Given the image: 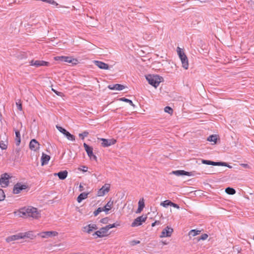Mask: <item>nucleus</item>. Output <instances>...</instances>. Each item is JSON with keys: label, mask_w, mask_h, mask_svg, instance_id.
<instances>
[{"label": "nucleus", "mask_w": 254, "mask_h": 254, "mask_svg": "<svg viewBox=\"0 0 254 254\" xmlns=\"http://www.w3.org/2000/svg\"><path fill=\"white\" fill-rule=\"evenodd\" d=\"M21 235V239H23L24 238H30L32 235V232L30 231L25 232L24 233H20Z\"/></svg>", "instance_id": "obj_33"}, {"label": "nucleus", "mask_w": 254, "mask_h": 254, "mask_svg": "<svg viewBox=\"0 0 254 254\" xmlns=\"http://www.w3.org/2000/svg\"><path fill=\"white\" fill-rule=\"evenodd\" d=\"M120 101H123V102H127V103H129L131 106H133V107H135V105L133 104L132 101L128 99H127V98H126L125 97H122V98H120L119 99Z\"/></svg>", "instance_id": "obj_32"}, {"label": "nucleus", "mask_w": 254, "mask_h": 254, "mask_svg": "<svg viewBox=\"0 0 254 254\" xmlns=\"http://www.w3.org/2000/svg\"><path fill=\"white\" fill-rule=\"evenodd\" d=\"M56 60H60V61L68 63H71L72 65H75L78 63V60L76 59L72 58L71 57L61 56L55 58Z\"/></svg>", "instance_id": "obj_3"}, {"label": "nucleus", "mask_w": 254, "mask_h": 254, "mask_svg": "<svg viewBox=\"0 0 254 254\" xmlns=\"http://www.w3.org/2000/svg\"><path fill=\"white\" fill-rule=\"evenodd\" d=\"M56 127L60 132L64 134L68 140L71 141L75 140V136L73 135L70 133L65 129L58 125L56 126Z\"/></svg>", "instance_id": "obj_6"}, {"label": "nucleus", "mask_w": 254, "mask_h": 254, "mask_svg": "<svg viewBox=\"0 0 254 254\" xmlns=\"http://www.w3.org/2000/svg\"><path fill=\"white\" fill-rule=\"evenodd\" d=\"M145 77L148 83L155 88L159 86L163 79V77L158 75L148 74L146 75Z\"/></svg>", "instance_id": "obj_2"}, {"label": "nucleus", "mask_w": 254, "mask_h": 254, "mask_svg": "<svg viewBox=\"0 0 254 254\" xmlns=\"http://www.w3.org/2000/svg\"><path fill=\"white\" fill-rule=\"evenodd\" d=\"M9 178V176L7 173L3 174L1 176L0 178V185L2 187L5 188L8 186Z\"/></svg>", "instance_id": "obj_8"}, {"label": "nucleus", "mask_w": 254, "mask_h": 254, "mask_svg": "<svg viewBox=\"0 0 254 254\" xmlns=\"http://www.w3.org/2000/svg\"><path fill=\"white\" fill-rule=\"evenodd\" d=\"M15 133V141L16 145L18 146L21 142V137L20 131L17 129H14Z\"/></svg>", "instance_id": "obj_23"}, {"label": "nucleus", "mask_w": 254, "mask_h": 254, "mask_svg": "<svg viewBox=\"0 0 254 254\" xmlns=\"http://www.w3.org/2000/svg\"><path fill=\"white\" fill-rule=\"evenodd\" d=\"M170 206H173V207L178 208V209H179L180 208L179 206L177 204L173 203L172 202H171V204Z\"/></svg>", "instance_id": "obj_50"}, {"label": "nucleus", "mask_w": 254, "mask_h": 254, "mask_svg": "<svg viewBox=\"0 0 254 254\" xmlns=\"http://www.w3.org/2000/svg\"><path fill=\"white\" fill-rule=\"evenodd\" d=\"M164 111L166 112V113H169V114H171L172 115L173 114V110L172 109V108H171L169 106H166L164 108Z\"/></svg>", "instance_id": "obj_37"}, {"label": "nucleus", "mask_w": 254, "mask_h": 254, "mask_svg": "<svg viewBox=\"0 0 254 254\" xmlns=\"http://www.w3.org/2000/svg\"><path fill=\"white\" fill-rule=\"evenodd\" d=\"M240 165L245 168H247V169L251 168L250 166L248 164L242 163V164H240Z\"/></svg>", "instance_id": "obj_48"}, {"label": "nucleus", "mask_w": 254, "mask_h": 254, "mask_svg": "<svg viewBox=\"0 0 254 254\" xmlns=\"http://www.w3.org/2000/svg\"><path fill=\"white\" fill-rule=\"evenodd\" d=\"M89 134V132L87 131H83L82 133H79V136L83 140L84 139V138L86 136H87V135H88Z\"/></svg>", "instance_id": "obj_39"}, {"label": "nucleus", "mask_w": 254, "mask_h": 254, "mask_svg": "<svg viewBox=\"0 0 254 254\" xmlns=\"http://www.w3.org/2000/svg\"><path fill=\"white\" fill-rule=\"evenodd\" d=\"M5 198V194L3 190L0 189V201L3 200Z\"/></svg>", "instance_id": "obj_42"}, {"label": "nucleus", "mask_w": 254, "mask_h": 254, "mask_svg": "<svg viewBox=\"0 0 254 254\" xmlns=\"http://www.w3.org/2000/svg\"><path fill=\"white\" fill-rule=\"evenodd\" d=\"M92 235L93 236H96L95 238L106 237L108 235V231L105 226L101 228L99 230L96 231Z\"/></svg>", "instance_id": "obj_7"}, {"label": "nucleus", "mask_w": 254, "mask_h": 254, "mask_svg": "<svg viewBox=\"0 0 254 254\" xmlns=\"http://www.w3.org/2000/svg\"><path fill=\"white\" fill-rule=\"evenodd\" d=\"M108 222V217H105L104 218H102L100 220V222L104 224H106Z\"/></svg>", "instance_id": "obj_46"}, {"label": "nucleus", "mask_w": 254, "mask_h": 254, "mask_svg": "<svg viewBox=\"0 0 254 254\" xmlns=\"http://www.w3.org/2000/svg\"><path fill=\"white\" fill-rule=\"evenodd\" d=\"M200 233V231L199 230H196L195 229L191 230L189 233V235L190 236H191L193 237L199 234Z\"/></svg>", "instance_id": "obj_31"}, {"label": "nucleus", "mask_w": 254, "mask_h": 254, "mask_svg": "<svg viewBox=\"0 0 254 254\" xmlns=\"http://www.w3.org/2000/svg\"><path fill=\"white\" fill-rule=\"evenodd\" d=\"M143 208L138 206V208H137V210L136 211V213H139L141 212V211L143 210Z\"/></svg>", "instance_id": "obj_51"}, {"label": "nucleus", "mask_w": 254, "mask_h": 254, "mask_svg": "<svg viewBox=\"0 0 254 254\" xmlns=\"http://www.w3.org/2000/svg\"><path fill=\"white\" fill-rule=\"evenodd\" d=\"M52 91H53L57 95H59L60 92H59L58 91H56V90L52 88Z\"/></svg>", "instance_id": "obj_54"}, {"label": "nucleus", "mask_w": 254, "mask_h": 254, "mask_svg": "<svg viewBox=\"0 0 254 254\" xmlns=\"http://www.w3.org/2000/svg\"><path fill=\"white\" fill-rule=\"evenodd\" d=\"M30 64L31 65L35 66L36 67H39V66H48L50 65V63L48 62H46V61H44L32 60L30 62Z\"/></svg>", "instance_id": "obj_9"}, {"label": "nucleus", "mask_w": 254, "mask_h": 254, "mask_svg": "<svg viewBox=\"0 0 254 254\" xmlns=\"http://www.w3.org/2000/svg\"><path fill=\"white\" fill-rule=\"evenodd\" d=\"M19 215L24 218L31 217L37 219L41 217L40 211L37 208L31 206L20 208L19 210Z\"/></svg>", "instance_id": "obj_1"}, {"label": "nucleus", "mask_w": 254, "mask_h": 254, "mask_svg": "<svg viewBox=\"0 0 254 254\" xmlns=\"http://www.w3.org/2000/svg\"><path fill=\"white\" fill-rule=\"evenodd\" d=\"M94 63L95 65L100 69H108L109 68V65L104 62L95 61Z\"/></svg>", "instance_id": "obj_17"}, {"label": "nucleus", "mask_w": 254, "mask_h": 254, "mask_svg": "<svg viewBox=\"0 0 254 254\" xmlns=\"http://www.w3.org/2000/svg\"><path fill=\"white\" fill-rule=\"evenodd\" d=\"M68 172L67 171L64 170L63 171H60L57 173H55L54 175L55 176H57L59 178L60 180H64L67 176Z\"/></svg>", "instance_id": "obj_20"}, {"label": "nucleus", "mask_w": 254, "mask_h": 254, "mask_svg": "<svg viewBox=\"0 0 254 254\" xmlns=\"http://www.w3.org/2000/svg\"><path fill=\"white\" fill-rule=\"evenodd\" d=\"M145 205H144V199L142 198V199H140L138 202V206L141 207L142 208H144Z\"/></svg>", "instance_id": "obj_43"}, {"label": "nucleus", "mask_w": 254, "mask_h": 254, "mask_svg": "<svg viewBox=\"0 0 254 254\" xmlns=\"http://www.w3.org/2000/svg\"><path fill=\"white\" fill-rule=\"evenodd\" d=\"M201 162L204 164L213 165V161L210 160L202 159Z\"/></svg>", "instance_id": "obj_41"}, {"label": "nucleus", "mask_w": 254, "mask_h": 254, "mask_svg": "<svg viewBox=\"0 0 254 254\" xmlns=\"http://www.w3.org/2000/svg\"><path fill=\"white\" fill-rule=\"evenodd\" d=\"M20 151V149L19 148H17L15 149V152L17 154H19V152Z\"/></svg>", "instance_id": "obj_56"}, {"label": "nucleus", "mask_w": 254, "mask_h": 254, "mask_svg": "<svg viewBox=\"0 0 254 254\" xmlns=\"http://www.w3.org/2000/svg\"><path fill=\"white\" fill-rule=\"evenodd\" d=\"M113 205V201H112L111 199H110V200L106 203L104 207L102 208H103V211H105L106 213H107L108 211L112 208Z\"/></svg>", "instance_id": "obj_24"}, {"label": "nucleus", "mask_w": 254, "mask_h": 254, "mask_svg": "<svg viewBox=\"0 0 254 254\" xmlns=\"http://www.w3.org/2000/svg\"><path fill=\"white\" fill-rule=\"evenodd\" d=\"M103 211V208H102V207H99L93 212L94 215L95 216H96L97 215H98L99 214V213H100L101 212H102Z\"/></svg>", "instance_id": "obj_40"}, {"label": "nucleus", "mask_w": 254, "mask_h": 254, "mask_svg": "<svg viewBox=\"0 0 254 254\" xmlns=\"http://www.w3.org/2000/svg\"><path fill=\"white\" fill-rule=\"evenodd\" d=\"M213 166H222L227 167L229 168H232V167L229 165L227 163L224 162H214L213 161Z\"/></svg>", "instance_id": "obj_26"}, {"label": "nucleus", "mask_w": 254, "mask_h": 254, "mask_svg": "<svg viewBox=\"0 0 254 254\" xmlns=\"http://www.w3.org/2000/svg\"><path fill=\"white\" fill-rule=\"evenodd\" d=\"M181 60L182 64V66L186 69H188L189 67V63L187 57L186 58H183V59Z\"/></svg>", "instance_id": "obj_28"}, {"label": "nucleus", "mask_w": 254, "mask_h": 254, "mask_svg": "<svg viewBox=\"0 0 254 254\" xmlns=\"http://www.w3.org/2000/svg\"><path fill=\"white\" fill-rule=\"evenodd\" d=\"M119 225H120L119 223H115L112 224L107 225L105 226V227H106V229L107 230V231H108L110 229L114 228V227H116Z\"/></svg>", "instance_id": "obj_35"}, {"label": "nucleus", "mask_w": 254, "mask_h": 254, "mask_svg": "<svg viewBox=\"0 0 254 254\" xmlns=\"http://www.w3.org/2000/svg\"><path fill=\"white\" fill-rule=\"evenodd\" d=\"M177 51L179 56H180V55H182V53H184V52L182 50V49L180 47H177Z\"/></svg>", "instance_id": "obj_47"}, {"label": "nucleus", "mask_w": 254, "mask_h": 254, "mask_svg": "<svg viewBox=\"0 0 254 254\" xmlns=\"http://www.w3.org/2000/svg\"><path fill=\"white\" fill-rule=\"evenodd\" d=\"M16 106H17V107L18 108V110H22V104L21 103H20L19 102H17L16 103Z\"/></svg>", "instance_id": "obj_49"}, {"label": "nucleus", "mask_w": 254, "mask_h": 254, "mask_svg": "<svg viewBox=\"0 0 254 254\" xmlns=\"http://www.w3.org/2000/svg\"><path fill=\"white\" fill-rule=\"evenodd\" d=\"M217 139V135L215 134L211 135L207 138V140L210 142H214L215 143H216Z\"/></svg>", "instance_id": "obj_30"}, {"label": "nucleus", "mask_w": 254, "mask_h": 254, "mask_svg": "<svg viewBox=\"0 0 254 254\" xmlns=\"http://www.w3.org/2000/svg\"><path fill=\"white\" fill-rule=\"evenodd\" d=\"M119 225H120L119 223H115L112 224L107 225L105 226V227H106V229L107 230V231H108L110 229L114 228V227H116Z\"/></svg>", "instance_id": "obj_36"}, {"label": "nucleus", "mask_w": 254, "mask_h": 254, "mask_svg": "<svg viewBox=\"0 0 254 254\" xmlns=\"http://www.w3.org/2000/svg\"><path fill=\"white\" fill-rule=\"evenodd\" d=\"M208 235L206 234H202L200 237L196 238L197 241H199L200 240H205L208 238Z\"/></svg>", "instance_id": "obj_38"}, {"label": "nucleus", "mask_w": 254, "mask_h": 254, "mask_svg": "<svg viewBox=\"0 0 254 254\" xmlns=\"http://www.w3.org/2000/svg\"><path fill=\"white\" fill-rule=\"evenodd\" d=\"M7 144H8V141H7V137H6V138L5 141L1 140L0 142V148L2 150H5L6 149L7 147Z\"/></svg>", "instance_id": "obj_27"}, {"label": "nucleus", "mask_w": 254, "mask_h": 254, "mask_svg": "<svg viewBox=\"0 0 254 254\" xmlns=\"http://www.w3.org/2000/svg\"><path fill=\"white\" fill-rule=\"evenodd\" d=\"M58 235V233L56 231H45L42 232L38 234V235L40 236L43 238H48L52 237L53 236H57Z\"/></svg>", "instance_id": "obj_11"}, {"label": "nucleus", "mask_w": 254, "mask_h": 254, "mask_svg": "<svg viewBox=\"0 0 254 254\" xmlns=\"http://www.w3.org/2000/svg\"><path fill=\"white\" fill-rule=\"evenodd\" d=\"M179 57H180V59L182 60V59H183V58H186L187 57V56L185 53H182V55H180Z\"/></svg>", "instance_id": "obj_52"}, {"label": "nucleus", "mask_w": 254, "mask_h": 254, "mask_svg": "<svg viewBox=\"0 0 254 254\" xmlns=\"http://www.w3.org/2000/svg\"><path fill=\"white\" fill-rule=\"evenodd\" d=\"M50 159V156L49 155L43 153L41 157V165L44 166L47 164Z\"/></svg>", "instance_id": "obj_21"}, {"label": "nucleus", "mask_w": 254, "mask_h": 254, "mask_svg": "<svg viewBox=\"0 0 254 254\" xmlns=\"http://www.w3.org/2000/svg\"><path fill=\"white\" fill-rule=\"evenodd\" d=\"M171 173L178 176L182 175L190 176L191 175V172H187L184 170L173 171Z\"/></svg>", "instance_id": "obj_19"}, {"label": "nucleus", "mask_w": 254, "mask_h": 254, "mask_svg": "<svg viewBox=\"0 0 254 254\" xmlns=\"http://www.w3.org/2000/svg\"><path fill=\"white\" fill-rule=\"evenodd\" d=\"M225 192L228 194L233 195L236 193V190L232 188L228 187L225 189Z\"/></svg>", "instance_id": "obj_29"}, {"label": "nucleus", "mask_w": 254, "mask_h": 254, "mask_svg": "<svg viewBox=\"0 0 254 254\" xmlns=\"http://www.w3.org/2000/svg\"><path fill=\"white\" fill-rule=\"evenodd\" d=\"M173 232V229L169 226H167L162 231L160 237L163 238L171 237Z\"/></svg>", "instance_id": "obj_13"}, {"label": "nucleus", "mask_w": 254, "mask_h": 254, "mask_svg": "<svg viewBox=\"0 0 254 254\" xmlns=\"http://www.w3.org/2000/svg\"><path fill=\"white\" fill-rule=\"evenodd\" d=\"M108 87L111 90L121 91L123 90L125 88V86L122 84H115L113 85H109Z\"/></svg>", "instance_id": "obj_18"}, {"label": "nucleus", "mask_w": 254, "mask_h": 254, "mask_svg": "<svg viewBox=\"0 0 254 254\" xmlns=\"http://www.w3.org/2000/svg\"><path fill=\"white\" fill-rule=\"evenodd\" d=\"M79 190H80V191H82V190H83L84 188H83V187L81 185H80V186H79Z\"/></svg>", "instance_id": "obj_55"}, {"label": "nucleus", "mask_w": 254, "mask_h": 254, "mask_svg": "<svg viewBox=\"0 0 254 254\" xmlns=\"http://www.w3.org/2000/svg\"><path fill=\"white\" fill-rule=\"evenodd\" d=\"M98 227L95 224H89L83 228V231L90 234L93 230H97Z\"/></svg>", "instance_id": "obj_15"}, {"label": "nucleus", "mask_w": 254, "mask_h": 254, "mask_svg": "<svg viewBox=\"0 0 254 254\" xmlns=\"http://www.w3.org/2000/svg\"><path fill=\"white\" fill-rule=\"evenodd\" d=\"M101 140L102 141V146L106 147H108L111 145H113L116 143V140L114 139H105V138H101Z\"/></svg>", "instance_id": "obj_16"}, {"label": "nucleus", "mask_w": 254, "mask_h": 254, "mask_svg": "<svg viewBox=\"0 0 254 254\" xmlns=\"http://www.w3.org/2000/svg\"><path fill=\"white\" fill-rule=\"evenodd\" d=\"M29 148L32 151H37L40 148V144L35 139H32L30 142Z\"/></svg>", "instance_id": "obj_14"}, {"label": "nucleus", "mask_w": 254, "mask_h": 254, "mask_svg": "<svg viewBox=\"0 0 254 254\" xmlns=\"http://www.w3.org/2000/svg\"><path fill=\"white\" fill-rule=\"evenodd\" d=\"M28 187L27 185L23 184L21 183H17L14 185L12 192L14 194H18L23 190L27 189Z\"/></svg>", "instance_id": "obj_4"}, {"label": "nucleus", "mask_w": 254, "mask_h": 254, "mask_svg": "<svg viewBox=\"0 0 254 254\" xmlns=\"http://www.w3.org/2000/svg\"><path fill=\"white\" fill-rule=\"evenodd\" d=\"M140 242L138 240H132L129 242L130 245L132 246L140 244Z\"/></svg>", "instance_id": "obj_44"}, {"label": "nucleus", "mask_w": 254, "mask_h": 254, "mask_svg": "<svg viewBox=\"0 0 254 254\" xmlns=\"http://www.w3.org/2000/svg\"><path fill=\"white\" fill-rule=\"evenodd\" d=\"M82 168H78V170L81 171L83 172H86L87 171L88 168L85 166H82Z\"/></svg>", "instance_id": "obj_45"}, {"label": "nucleus", "mask_w": 254, "mask_h": 254, "mask_svg": "<svg viewBox=\"0 0 254 254\" xmlns=\"http://www.w3.org/2000/svg\"><path fill=\"white\" fill-rule=\"evenodd\" d=\"M156 223H158V224H159V221H155L154 222H153V223H152L151 226H152V227H154V226H155V225H156Z\"/></svg>", "instance_id": "obj_53"}, {"label": "nucleus", "mask_w": 254, "mask_h": 254, "mask_svg": "<svg viewBox=\"0 0 254 254\" xmlns=\"http://www.w3.org/2000/svg\"><path fill=\"white\" fill-rule=\"evenodd\" d=\"M83 146L90 159L91 160L97 161V158L96 156L94 155L93 153V148L91 146H90L88 145H87L86 143H83Z\"/></svg>", "instance_id": "obj_5"}, {"label": "nucleus", "mask_w": 254, "mask_h": 254, "mask_svg": "<svg viewBox=\"0 0 254 254\" xmlns=\"http://www.w3.org/2000/svg\"><path fill=\"white\" fill-rule=\"evenodd\" d=\"M147 219L146 216H141L135 219L131 223V227L138 226L142 224V222H144Z\"/></svg>", "instance_id": "obj_10"}, {"label": "nucleus", "mask_w": 254, "mask_h": 254, "mask_svg": "<svg viewBox=\"0 0 254 254\" xmlns=\"http://www.w3.org/2000/svg\"><path fill=\"white\" fill-rule=\"evenodd\" d=\"M171 201L169 200H166L162 202L160 205L164 207H167L168 206H170L171 204Z\"/></svg>", "instance_id": "obj_34"}, {"label": "nucleus", "mask_w": 254, "mask_h": 254, "mask_svg": "<svg viewBox=\"0 0 254 254\" xmlns=\"http://www.w3.org/2000/svg\"><path fill=\"white\" fill-rule=\"evenodd\" d=\"M110 185L105 184L97 192L98 196H103L110 191Z\"/></svg>", "instance_id": "obj_12"}, {"label": "nucleus", "mask_w": 254, "mask_h": 254, "mask_svg": "<svg viewBox=\"0 0 254 254\" xmlns=\"http://www.w3.org/2000/svg\"><path fill=\"white\" fill-rule=\"evenodd\" d=\"M20 239H21V233H19L17 235H12L9 237H8L6 239V241L7 242H10L13 241L19 240Z\"/></svg>", "instance_id": "obj_22"}, {"label": "nucleus", "mask_w": 254, "mask_h": 254, "mask_svg": "<svg viewBox=\"0 0 254 254\" xmlns=\"http://www.w3.org/2000/svg\"><path fill=\"white\" fill-rule=\"evenodd\" d=\"M89 192H82L81 193H80L77 197V201L78 203H80L81 202L83 199H86L87 196H88V195L89 194Z\"/></svg>", "instance_id": "obj_25"}]
</instances>
